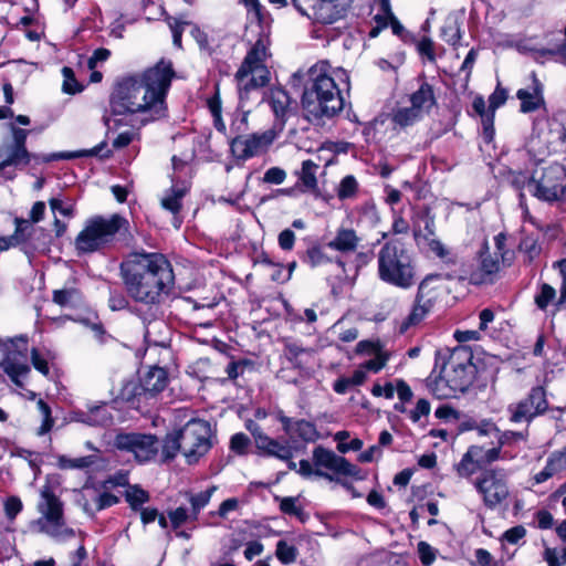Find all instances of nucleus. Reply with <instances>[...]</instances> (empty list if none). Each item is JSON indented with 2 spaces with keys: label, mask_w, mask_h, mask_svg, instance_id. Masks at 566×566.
<instances>
[{
  "label": "nucleus",
  "mask_w": 566,
  "mask_h": 566,
  "mask_svg": "<svg viewBox=\"0 0 566 566\" xmlns=\"http://www.w3.org/2000/svg\"><path fill=\"white\" fill-rule=\"evenodd\" d=\"M499 446L502 447H513L516 446L518 442H526L528 440V430L523 431H513V430H505L499 432Z\"/></svg>",
  "instance_id": "c03bdc74"
},
{
  "label": "nucleus",
  "mask_w": 566,
  "mask_h": 566,
  "mask_svg": "<svg viewBox=\"0 0 566 566\" xmlns=\"http://www.w3.org/2000/svg\"><path fill=\"white\" fill-rule=\"evenodd\" d=\"M499 268V260L491 255L489 245L484 242L478 252V256L462 265L460 280L480 285L485 283L490 275L496 273Z\"/></svg>",
  "instance_id": "dca6fc26"
},
{
  "label": "nucleus",
  "mask_w": 566,
  "mask_h": 566,
  "mask_svg": "<svg viewBox=\"0 0 566 566\" xmlns=\"http://www.w3.org/2000/svg\"><path fill=\"white\" fill-rule=\"evenodd\" d=\"M52 300L62 307H76L82 303V293L75 287L53 291Z\"/></svg>",
  "instance_id": "e433bc0d"
},
{
  "label": "nucleus",
  "mask_w": 566,
  "mask_h": 566,
  "mask_svg": "<svg viewBox=\"0 0 566 566\" xmlns=\"http://www.w3.org/2000/svg\"><path fill=\"white\" fill-rule=\"evenodd\" d=\"M337 81L349 88V77L345 70H328L327 63L315 64L308 70L301 105L304 117L314 125H324L344 108V97Z\"/></svg>",
  "instance_id": "7ed1b4c3"
},
{
  "label": "nucleus",
  "mask_w": 566,
  "mask_h": 566,
  "mask_svg": "<svg viewBox=\"0 0 566 566\" xmlns=\"http://www.w3.org/2000/svg\"><path fill=\"white\" fill-rule=\"evenodd\" d=\"M11 133L10 140H2L0 144V174L8 180H12L15 175L9 174L7 168L27 166L32 159H40L38 155L31 154L27 149V138L30 134L29 129L20 128L13 123L8 124Z\"/></svg>",
  "instance_id": "1a4fd4ad"
},
{
  "label": "nucleus",
  "mask_w": 566,
  "mask_h": 566,
  "mask_svg": "<svg viewBox=\"0 0 566 566\" xmlns=\"http://www.w3.org/2000/svg\"><path fill=\"white\" fill-rule=\"evenodd\" d=\"M174 76L171 61L161 59L143 73L120 78L111 94V112L114 115L139 114L142 125L165 117V98Z\"/></svg>",
  "instance_id": "f257e3e1"
},
{
  "label": "nucleus",
  "mask_w": 566,
  "mask_h": 566,
  "mask_svg": "<svg viewBox=\"0 0 566 566\" xmlns=\"http://www.w3.org/2000/svg\"><path fill=\"white\" fill-rule=\"evenodd\" d=\"M359 242L360 238L354 229L339 228L335 237L327 243V247L343 254H347L356 251Z\"/></svg>",
  "instance_id": "bb28decb"
},
{
  "label": "nucleus",
  "mask_w": 566,
  "mask_h": 566,
  "mask_svg": "<svg viewBox=\"0 0 566 566\" xmlns=\"http://www.w3.org/2000/svg\"><path fill=\"white\" fill-rule=\"evenodd\" d=\"M329 261L321 248L314 247L306 252L305 262L312 268L328 263Z\"/></svg>",
  "instance_id": "6e6d98bb"
},
{
  "label": "nucleus",
  "mask_w": 566,
  "mask_h": 566,
  "mask_svg": "<svg viewBox=\"0 0 566 566\" xmlns=\"http://www.w3.org/2000/svg\"><path fill=\"white\" fill-rule=\"evenodd\" d=\"M185 196L184 189H171L170 193L161 199V207L174 214V227L179 228L181 220L177 217L181 210V199Z\"/></svg>",
  "instance_id": "f704fd0d"
},
{
  "label": "nucleus",
  "mask_w": 566,
  "mask_h": 566,
  "mask_svg": "<svg viewBox=\"0 0 566 566\" xmlns=\"http://www.w3.org/2000/svg\"><path fill=\"white\" fill-rule=\"evenodd\" d=\"M418 554L421 563L426 566L431 565L436 559L433 548L426 542H420L418 544Z\"/></svg>",
  "instance_id": "338daca9"
},
{
  "label": "nucleus",
  "mask_w": 566,
  "mask_h": 566,
  "mask_svg": "<svg viewBox=\"0 0 566 566\" xmlns=\"http://www.w3.org/2000/svg\"><path fill=\"white\" fill-rule=\"evenodd\" d=\"M544 559L548 566H566V547L560 551L547 547L544 552Z\"/></svg>",
  "instance_id": "864d4df0"
},
{
  "label": "nucleus",
  "mask_w": 566,
  "mask_h": 566,
  "mask_svg": "<svg viewBox=\"0 0 566 566\" xmlns=\"http://www.w3.org/2000/svg\"><path fill=\"white\" fill-rule=\"evenodd\" d=\"M343 0H315L311 4L313 20L323 24H332L345 15Z\"/></svg>",
  "instance_id": "4be33fe9"
},
{
  "label": "nucleus",
  "mask_w": 566,
  "mask_h": 566,
  "mask_svg": "<svg viewBox=\"0 0 566 566\" xmlns=\"http://www.w3.org/2000/svg\"><path fill=\"white\" fill-rule=\"evenodd\" d=\"M473 354L465 346H457L450 353L442 368V375L429 382V388L438 399L454 398L464 394L473 384L476 367Z\"/></svg>",
  "instance_id": "20e7f679"
},
{
  "label": "nucleus",
  "mask_w": 566,
  "mask_h": 566,
  "mask_svg": "<svg viewBox=\"0 0 566 566\" xmlns=\"http://www.w3.org/2000/svg\"><path fill=\"white\" fill-rule=\"evenodd\" d=\"M536 56L535 59H538L539 56H546V55H558L562 59H566V28L564 30V39L562 40V43L548 49H538L534 51Z\"/></svg>",
  "instance_id": "bf43d9fd"
},
{
  "label": "nucleus",
  "mask_w": 566,
  "mask_h": 566,
  "mask_svg": "<svg viewBox=\"0 0 566 566\" xmlns=\"http://www.w3.org/2000/svg\"><path fill=\"white\" fill-rule=\"evenodd\" d=\"M479 453H481V447L471 446L468 451L463 454L461 461L457 465L458 473L461 476H470L482 465H478Z\"/></svg>",
  "instance_id": "72a5a7b5"
},
{
  "label": "nucleus",
  "mask_w": 566,
  "mask_h": 566,
  "mask_svg": "<svg viewBox=\"0 0 566 566\" xmlns=\"http://www.w3.org/2000/svg\"><path fill=\"white\" fill-rule=\"evenodd\" d=\"M549 408L546 390L542 386L533 387L527 395L507 406L509 420L512 423H530L543 416Z\"/></svg>",
  "instance_id": "f8f14e48"
},
{
  "label": "nucleus",
  "mask_w": 566,
  "mask_h": 566,
  "mask_svg": "<svg viewBox=\"0 0 566 566\" xmlns=\"http://www.w3.org/2000/svg\"><path fill=\"white\" fill-rule=\"evenodd\" d=\"M22 502L17 496H10L4 503L6 515L9 520L15 518V516L22 510Z\"/></svg>",
  "instance_id": "774afa93"
},
{
  "label": "nucleus",
  "mask_w": 566,
  "mask_h": 566,
  "mask_svg": "<svg viewBox=\"0 0 566 566\" xmlns=\"http://www.w3.org/2000/svg\"><path fill=\"white\" fill-rule=\"evenodd\" d=\"M275 555L282 564L289 565L296 560L298 551L294 545L281 539L276 544Z\"/></svg>",
  "instance_id": "37998d69"
},
{
  "label": "nucleus",
  "mask_w": 566,
  "mask_h": 566,
  "mask_svg": "<svg viewBox=\"0 0 566 566\" xmlns=\"http://www.w3.org/2000/svg\"><path fill=\"white\" fill-rule=\"evenodd\" d=\"M507 99V92L505 88H502L500 85L495 88V91L489 97V108L491 112H495L496 108L502 106Z\"/></svg>",
  "instance_id": "680f3d73"
},
{
  "label": "nucleus",
  "mask_w": 566,
  "mask_h": 566,
  "mask_svg": "<svg viewBox=\"0 0 566 566\" xmlns=\"http://www.w3.org/2000/svg\"><path fill=\"white\" fill-rule=\"evenodd\" d=\"M279 500V497H276ZM298 499L294 496H287L280 499V510L291 516L301 517L303 515L302 507L297 504Z\"/></svg>",
  "instance_id": "3c124183"
},
{
  "label": "nucleus",
  "mask_w": 566,
  "mask_h": 566,
  "mask_svg": "<svg viewBox=\"0 0 566 566\" xmlns=\"http://www.w3.org/2000/svg\"><path fill=\"white\" fill-rule=\"evenodd\" d=\"M313 462L316 467L315 475L333 480V476L326 472L319 470L325 468L334 473L342 474L345 476H356L359 473L358 467L352 464L344 457L337 455L331 450L323 447H316L313 450Z\"/></svg>",
  "instance_id": "a211bd4d"
},
{
  "label": "nucleus",
  "mask_w": 566,
  "mask_h": 566,
  "mask_svg": "<svg viewBox=\"0 0 566 566\" xmlns=\"http://www.w3.org/2000/svg\"><path fill=\"white\" fill-rule=\"evenodd\" d=\"M564 470H566L565 454L553 452L548 457L544 469L534 475V481L536 484H541Z\"/></svg>",
  "instance_id": "7c9ffc66"
},
{
  "label": "nucleus",
  "mask_w": 566,
  "mask_h": 566,
  "mask_svg": "<svg viewBox=\"0 0 566 566\" xmlns=\"http://www.w3.org/2000/svg\"><path fill=\"white\" fill-rule=\"evenodd\" d=\"M114 446L120 451L130 452L138 462L151 460L158 452V440L154 434L119 433Z\"/></svg>",
  "instance_id": "2eb2a0df"
},
{
  "label": "nucleus",
  "mask_w": 566,
  "mask_h": 566,
  "mask_svg": "<svg viewBox=\"0 0 566 566\" xmlns=\"http://www.w3.org/2000/svg\"><path fill=\"white\" fill-rule=\"evenodd\" d=\"M530 193L541 201L553 203L566 199V169L559 164L544 168L538 176L534 171Z\"/></svg>",
  "instance_id": "9d476101"
},
{
  "label": "nucleus",
  "mask_w": 566,
  "mask_h": 566,
  "mask_svg": "<svg viewBox=\"0 0 566 566\" xmlns=\"http://www.w3.org/2000/svg\"><path fill=\"white\" fill-rule=\"evenodd\" d=\"M378 276L400 289L415 284L412 258L400 240L387 241L378 252Z\"/></svg>",
  "instance_id": "423d86ee"
},
{
  "label": "nucleus",
  "mask_w": 566,
  "mask_h": 566,
  "mask_svg": "<svg viewBox=\"0 0 566 566\" xmlns=\"http://www.w3.org/2000/svg\"><path fill=\"white\" fill-rule=\"evenodd\" d=\"M1 352L4 357L0 363V367L14 385L22 387L21 378L30 371V367L27 364L28 338L25 336L9 338L3 343Z\"/></svg>",
  "instance_id": "ddd939ff"
},
{
  "label": "nucleus",
  "mask_w": 566,
  "mask_h": 566,
  "mask_svg": "<svg viewBox=\"0 0 566 566\" xmlns=\"http://www.w3.org/2000/svg\"><path fill=\"white\" fill-rule=\"evenodd\" d=\"M112 156L111 149H107V143L104 140L90 149H82L77 151H64V153H54L48 156L41 157L42 161L49 163L51 160L57 159H73L80 157H101L108 158Z\"/></svg>",
  "instance_id": "cd10ccee"
},
{
  "label": "nucleus",
  "mask_w": 566,
  "mask_h": 566,
  "mask_svg": "<svg viewBox=\"0 0 566 566\" xmlns=\"http://www.w3.org/2000/svg\"><path fill=\"white\" fill-rule=\"evenodd\" d=\"M438 298V291L430 286V280L424 279L418 286L412 308L400 324V333L417 326L432 311Z\"/></svg>",
  "instance_id": "f3484780"
},
{
  "label": "nucleus",
  "mask_w": 566,
  "mask_h": 566,
  "mask_svg": "<svg viewBox=\"0 0 566 566\" xmlns=\"http://www.w3.org/2000/svg\"><path fill=\"white\" fill-rule=\"evenodd\" d=\"M526 535V530L523 525H516L505 531L502 539L510 544H517Z\"/></svg>",
  "instance_id": "69168bd1"
},
{
  "label": "nucleus",
  "mask_w": 566,
  "mask_h": 566,
  "mask_svg": "<svg viewBox=\"0 0 566 566\" xmlns=\"http://www.w3.org/2000/svg\"><path fill=\"white\" fill-rule=\"evenodd\" d=\"M49 243V234L43 230V234H35L28 240L30 256L34 251L45 250Z\"/></svg>",
  "instance_id": "052dcab7"
},
{
  "label": "nucleus",
  "mask_w": 566,
  "mask_h": 566,
  "mask_svg": "<svg viewBox=\"0 0 566 566\" xmlns=\"http://www.w3.org/2000/svg\"><path fill=\"white\" fill-rule=\"evenodd\" d=\"M178 431L181 439V453L189 464L197 462L210 449L209 422L191 419Z\"/></svg>",
  "instance_id": "9b49d317"
},
{
  "label": "nucleus",
  "mask_w": 566,
  "mask_h": 566,
  "mask_svg": "<svg viewBox=\"0 0 566 566\" xmlns=\"http://www.w3.org/2000/svg\"><path fill=\"white\" fill-rule=\"evenodd\" d=\"M139 394V384H136L135 381H126L123 385V388L120 390V398L125 401H137L138 405L145 403L144 399L140 398Z\"/></svg>",
  "instance_id": "603ef678"
},
{
  "label": "nucleus",
  "mask_w": 566,
  "mask_h": 566,
  "mask_svg": "<svg viewBox=\"0 0 566 566\" xmlns=\"http://www.w3.org/2000/svg\"><path fill=\"white\" fill-rule=\"evenodd\" d=\"M120 272L129 296L148 305L159 304L174 283L170 264L159 253H130Z\"/></svg>",
  "instance_id": "f03ea898"
},
{
  "label": "nucleus",
  "mask_w": 566,
  "mask_h": 566,
  "mask_svg": "<svg viewBox=\"0 0 566 566\" xmlns=\"http://www.w3.org/2000/svg\"><path fill=\"white\" fill-rule=\"evenodd\" d=\"M119 502V499L108 492L94 494L91 500L87 499L86 493L82 495L81 504L85 513L93 515L107 507H111Z\"/></svg>",
  "instance_id": "c756f323"
},
{
  "label": "nucleus",
  "mask_w": 566,
  "mask_h": 566,
  "mask_svg": "<svg viewBox=\"0 0 566 566\" xmlns=\"http://www.w3.org/2000/svg\"><path fill=\"white\" fill-rule=\"evenodd\" d=\"M168 515L174 528H178L188 520H192L191 512L188 513L185 507H177L176 510L170 511Z\"/></svg>",
  "instance_id": "e2e57ef3"
},
{
  "label": "nucleus",
  "mask_w": 566,
  "mask_h": 566,
  "mask_svg": "<svg viewBox=\"0 0 566 566\" xmlns=\"http://www.w3.org/2000/svg\"><path fill=\"white\" fill-rule=\"evenodd\" d=\"M167 22L172 33V42L177 48L180 49L184 27L188 25L189 23L187 21H181L171 17L167 19Z\"/></svg>",
  "instance_id": "5fc2aeb1"
},
{
  "label": "nucleus",
  "mask_w": 566,
  "mask_h": 566,
  "mask_svg": "<svg viewBox=\"0 0 566 566\" xmlns=\"http://www.w3.org/2000/svg\"><path fill=\"white\" fill-rule=\"evenodd\" d=\"M357 186L358 185L354 176L349 175L344 177L338 188V197L340 199L350 198L356 192Z\"/></svg>",
  "instance_id": "4d7b16f0"
},
{
  "label": "nucleus",
  "mask_w": 566,
  "mask_h": 566,
  "mask_svg": "<svg viewBox=\"0 0 566 566\" xmlns=\"http://www.w3.org/2000/svg\"><path fill=\"white\" fill-rule=\"evenodd\" d=\"M144 338L149 346L166 347L169 345V327L161 318L145 321Z\"/></svg>",
  "instance_id": "393cba45"
},
{
  "label": "nucleus",
  "mask_w": 566,
  "mask_h": 566,
  "mask_svg": "<svg viewBox=\"0 0 566 566\" xmlns=\"http://www.w3.org/2000/svg\"><path fill=\"white\" fill-rule=\"evenodd\" d=\"M127 227L128 221L119 214L91 218L75 238V250L78 255L104 250L115 241L117 233L127 230Z\"/></svg>",
  "instance_id": "0eeeda50"
},
{
  "label": "nucleus",
  "mask_w": 566,
  "mask_h": 566,
  "mask_svg": "<svg viewBox=\"0 0 566 566\" xmlns=\"http://www.w3.org/2000/svg\"><path fill=\"white\" fill-rule=\"evenodd\" d=\"M532 88H520L516 93L521 101V112L531 113L539 108L543 99V85L535 73H532Z\"/></svg>",
  "instance_id": "b1692460"
},
{
  "label": "nucleus",
  "mask_w": 566,
  "mask_h": 566,
  "mask_svg": "<svg viewBox=\"0 0 566 566\" xmlns=\"http://www.w3.org/2000/svg\"><path fill=\"white\" fill-rule=\"evenodd\" d=\"M250 10L258 20V40L250 49V95L258 93L271 82V72L268 60L271 57L269 46L271 44L272 18L259 0H250Z\"/></svg>",
  "instance_id": "39448f33"
},
{
  "label": "nucleus",
  "mask_w": 566,
  "mask_h": 566,
  "mask_svg": "<svg viewBox=\"0 0 566 566\" xmlns=\"http://www.w3.org/2000/svg\"><path fill=\"white\" fill-rule=\"evenodd\" d=\"M306 350L295 343H286L284 346V356L293 364L294 367L300 368L302 366L298 359L300 355Z\"/></svg>",
  "instance_id": "13d9d810"
},
{
  "label": "nucleus",
  "mask_w": 566,
  "mask_h": 566,
  "mask_svg": "<svg viewBox=\"0 0 566 566\" xmlns=\"http://www.w3.org/2000/svg\"><path fill=\"white\" fill-rule=\"evenodd\" d=\"M36 408L42 416V424L39 429V434H45L52 429L54 424L53 418L51 416V408L43 399L38 400Z\"/></svg>",
  "instance_id": "09e8293b"
},
{
  "label": "nucleus",
  "mask_w": 566,
  "mask_h": 566,
  "mask_svg": "<svg viewBox=\"0 0 566 566\" xmlns=\"http://www.w3.org/2000/svg\"><path fill=\"white\" fill-rule=\"evenodd\" d=\"M63 84L62 91L66 94H76L83 90V86L76 81L74 72L71 67L64 66L62 69Z\"/></svg>",
  "instance_id": "de8ad7c7"
},
{
  "label": "nucleus",
  "mask_w": 566,
  "mask_h": 566,
  "mask_svg": "<svg viewBox=\"0 0 566 566\" xmlns=\"http://www.w3.org/2000/svg\"><path fill=\"white\" fill-rule=\"evenodd\" d=\"M274 138L275 134L273 130L250 135V157L264 153L273 143Z\"/></svg>",
  "instance_id": "4c0bfd02"
},
{
  "label": "nucleus",
  "mask_w": 566,
  "mask_h": 566,
  "mask_svg": "<svg viewBox=\"0 0 566 566\" xmlns=\"http://www.w3.org/2000/svg\"><path fill=\"white\" fill-rule=\"evenodd\" d=\"M99 461L97 454H90L78 458H69L66 455H59L56 458V465L61 470H86L95 465Z\"/></svg>",
  "instance_id": "2f4dec72"
},
{
  "label": "nucleus",
  "mask_w": 566,
  "mask_h": 566,
  "mask_svg": "<svg viewBox=\"0 0 566 566\" xmlns=\"http://www.w3.org/2000/svg\"><path fill=\"white\" fill-rule=\"evenodd\" d=\"M72 419L91 427H105L113 422V416L105 402L90 406L87 410H75Z\"/></svg>",
  "instance_id": "5701e85b"
},
{
  "label": "nucleus",
  "mask_w": 566,
  "mask_h": 566,
  "mask_svg": "<svg viewBox=\"0 0 566 566\" xmlns=\"http://www.w3.org/2000/svg\"><path fill=\"white\" fill-rule=\"evenodd\" d=\"M501 447L484 450L481 447V453H479L478 465H486L500 459Z\"/></svg>",
  "instance_id": "0e129e2a"
},
{
  "label": "nucleus",
  "mask_w": 566,
  "mask_h": 566,
  "mask_svg": "<svg viewBox=\"0 0 566 566\" xmlns=\"http://www.w3.org/2000/svg\"><path fill=\"white\" fill-rule=\"evenodd\" d=\"M150 499L149 493L139 485H128L125 491V500L134 511H139L142 505Z\"/></svg>",
  "instance_id": "ea45409f"
},
{
  "label": "nucleus",
  "mask_w": 566,
  "mask_h": 566,
  "mask_svg": "<svg viewBox=\"0 0 566 566\" xmlns=\"http://www.w3.org/2000/svg\"><path fill=\"white\" fill-rule=\"evenodd\" d=\"M268 101L275 117L283 118L292 103L289 93L281 87H272L261 92L260 102Z\"/></svg>",
  "instance_id": "a878e982"
},
{
  "label": "nucleus",
  "mask_w": 566,
  "mask_h": 566,
  "mask_svg": "<svg viewBox=\"0 0 566 566\" xmlns=\"http://www.w3.org/2000/svg\"><path fill=\"white\" fill-rule=\"evenodd\" d=\"M422 118L423 116H421V114H419L411 105L408 107H397L391 114L392 123L401 128L412 126Z\"/></svg>",
  "instance_id": "c9c22d12"
},
{
  "label": "nucleus",
  "mask_w": 566,
  "mask_h": 566,
  "mask_svg": "<svg viewBox=\"0 0 566 566\" xmlns=\"http://www.w3.org/2000/svg\"><path fill=\"white\" fill-rule=\"evenodd\" d=\"M293 433L308 442H314L318 438V432L314 423L303 419L294 422Z\"/></svg>",
  "instance_id": "49530a36"
},
{
  "label": "nucleus",
  "mask_w": 566,
  "mask_h": 566,
  "mask_svg": "<svg viewBox=\"0 0 566 566\" xmlns=\"http://www.w3.org/2000/svg\"><path fill=\"white\" fill-rule=\"evenodd\" d=\"M441 38L450 45L457 46L462 38L461 21L455 14H450L441 27Z\"/></svg>",
  "instance_id": "473e14b6"
},
{
  "label": "nucleus",
  "mask_w": 566,
  "mask_h": 566,
  "mask_svg": "<svg viewBox=\"0 0 566 566\" xmlns=\"http://www.w3.org/2000/svg\"><path fill=\"white\" fill-rule=\"evenodd\" d=\"M216 490L217 486L212 485L205 491L190 495L192 520H197L199 512L210 502Z\"/></svg>",
  "instance_id": "a19ab883"
},
{
  "label": "nucleus",
  "mask_w": 566,
  "mask_h": 566,
  "mask_svg": "<svg viewBox=\"0 0 566 566\" xmlns=\"http://www.w3.org/2000/svg\"><path fill=\"white\" fill-rule=\"evenodd\" d=\"M17 228L12 235L0 237V251H7L8 249L17 245L22 247V251L30 256V250L28 249V240L35 234H43L42 228H35L28 220L15 219Z\"/></svg>",
  "instance_id": "aec40b11"
},
{
  "label": "nucleus",
  "mask_w": 566,
  "mask_h": 566,
  "mask_svg": "<svg viewBox=\"0 0 566 566\" xmlns=\"http://www.w3.org/2000/svg\"><path fill=\"white\" fill-rule=\"evenodd\" d=\"M318 169V165L313 160L307 159L302 163V170L300 174V179L302 184L307 189H315L317 187L316 180V170Z\"/></svg>",
  "instance_id": "79ce46f5"
},
{
  "label": "nucleus",
  "mask_w": 566,
  "mask_h": 566,
  "mask_svg": "<svg viewBox=\"0 0 566 566\" xmlns=\"http://www.w3.org/2000/svg\"><path fill=\"white\" fill-rule=\"evenodd\" d=\"M484 505L494 509L509 496L507 476L503 469H489L474 481Z\"/></svg>",
  "instance_id": "4468645a"
},
{
  "label": "nucleus",
  "mask_w": 566,
  "mask_h": 566,
  "mask_svg": "<svg viewBox=\"0 0 566 566\" xmlns=\"http://www.w3.org/2000/svg\"><path fill=\"white\" fill-rule=\"evenodd\" d=\"M38 503L40 517L32 522V527L57 543L66 542L75 536V531L66 525L62 501L54 494L51 486L44 485Z\"/></svg>",
  "instance_id": "6e6552de"
},
{
  "label": "nucleus",
  "mask_w": 566,
  "mask_h": 566,
  "mask_svg": "<svg viewBox=\"0 0 566 566\" xmlns=\"http://www.w3.org/2000/svg\"><path fill=\"white\" fill-rule=\"evenodd\" d=\"M181 439L179 431L168 433L163 442L161 455L165 461H170L176 458L178 452H181Z\"/></svg>",
  "instance_id": "58836bf2"
},
{
  "label": "nucleus",
  "mask_w": 566,
  "mask_h": 566,
  "mask_svg": "<svg viewBox=\"0 0 566 566\" xmlns=\"http://www.w3.org/2000/svg\"><path fill=\"white\" fill-rule=\"evenodd\" d=\"M555 298L556 290L547 283H542L534 296V302L539 310L545 311Z\"/></svg>",
  "instance_id": "a18cd8bd"
},
{
  "label": "nucleus",
  "mask_w": 566,
  "mask_h": 566,
  "mask_svg": "<svg viewBox=\"0 0 566 566\" xmlns=\"http://www.w3.org/2000/svg\"><path fill=\"white\" fill-rule=\"evenodd\" d=\"M409 101L411 106L421 114V116H424L436 104L432 86L423 82L420 87L410 95Z\"/></svg>",
  "instance_id": "c85d7f7f"
},
{
  "label": "nucleus",
  "mask_w": 566,
  "mask_h": 566,
  "mask_svg": "<svg viewBox=\"0 0 566 566\" xmlns=\"http://www.w3.org/2000/svg\"><path fill=\"white\" fill-rule=\"evenodd\" d=\"M231 153L237 159L238 165H243L248 157V138L244 136L233 138L231 143Z\"/></svg>",
  "instance_id": "8fccbe9b"
},
{
  "label": "nucleus",
  "mask_w": 566,
  "mask_h": 566,
  "mask_svg": "<svg viewBox=\"0 0 566 566\" xmlns=\"http://www.w3.org/2000/svg\"><path fill=\"white\" fill-rule=\"evenodd\" d=\"M168 375L161 367H151L140 378L139 396L146 405H150L153 400L167 387Z\"/></svg>",
  "instance_id": "6ab92c4d"
},
{
  "label": "nucleus",
  "mask_w": 566,
  "mask_h": 566,
  "mask_svg": "<svg viewBox=\"0 0 566 566\" xmlns=\"http://www.w3.org/2000/svg\"><path fill=\"white\" fill-rule=\"evenodd\" d=\"M250 432L252 433L256 449L266 455H273L279 459H290L293 457V450L287 444H282L277 440L262 433L250 420Z\"/></svg>",
  "instance_id": "412c9836"
}]
</instances>
